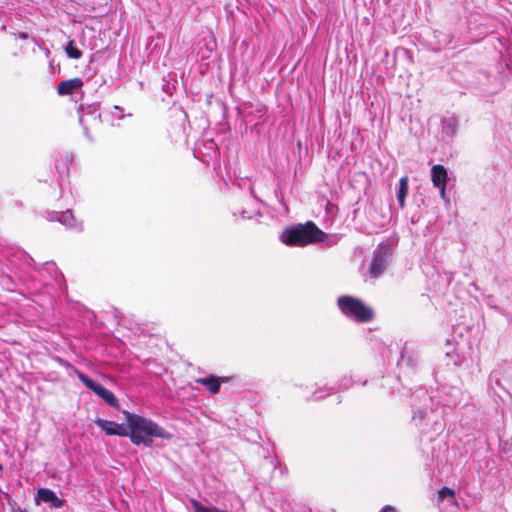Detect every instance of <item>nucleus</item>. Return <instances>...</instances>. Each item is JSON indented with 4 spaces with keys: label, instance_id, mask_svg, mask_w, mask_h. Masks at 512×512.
Here are the masks:
<instances>
[{
    "label": "nucleus",
    "instance_id": "1",
    "mask_svg": "<svg viewBox=\"0 0 512 512\" xmlns=\"http://www.w3.org/2000/svg\"><path fill=\"white\" fill-rule=\"evenodd\" d=\"M126 415L127 425L104 419H96L95 423L107 435L128 436L134 445L143 444L150 447L153 443L151 436L163 439L170 438L169 433L153 421L129 412H126Z\"/></svg>",
    "mask_w": 512,
    "mask_h": 512
},
{
    "label": "nucleus",
    "instance_id": "2",
    "mask_svg": "<svg viewBox=\"0 0 512 512\" xmlns=\"http://www.w3.org/2000/svg\"><path fill=\"white\" fill-rule=\"evenodd\" d=\"M326 234L312 221L297 224L282 232L280 240L287 246L303 247L309 244L323 242Z\"/></svg>",
    "mask_w": 512,
    "mask_h": 512
},
{
    "label": "nucleus",
    "instance_id": "3",
    "mask_svg": "<svg viewBox=\"0 0 512 512\" xmlns=\"http://www.w3.org/2000/svg\"><path fill=\"white\" fill-rule=\"evenodd\" d=\"M338 307L341 312L354 318L357 322H370L374 319V311L367 306L361 299L345 295L338 298Z\"/></svg>",
    "mask_w": 512,
    "mask_h": 512
},
{
    "label": "nucleus",
    "instance_id": "4",
    "mask_svg": "<svg viewBox=\"0 0 512 512\" xmlns=\"http://www.w3.org/2000/svg\"><path fill=\"white\" fill-rule=\"evenodd\" d=\"M77 378L91 391H93L98 397L103 399L107 404L114 408H119V402L116 396L110 390L103 387L101 384L95 382L84 373L75 369Z\"/></svg>",
    "mask_w": 512,
    "mask_h": 512
},
{
    "label": "nucleus",
    "instance_id": "5",
    "mask_svg": "<svg viewBox=\"0 0 512 512\" xmlns=\"http://www.w3.org/2000/svg\"><path fill=\"white\" fill-rule=\"evenodd\" d=\"M391 256V248L388 245L380 246L374 254L373 260L370 264V274L377 278L385 270Z\"/></svg>",
    "mask_w": 512,
    "mask_h": 512
},
{
    "label": "nucleus",
    "instance_id": "6",
    "mask_svg": "<svg viewBox=\"0 0 512 512\" xmlns=\"http://www.w3.org/2000/svg\"><path fill=\"white\" fill-rule=\"evenodd\" d=\"M431 181L434 187L438 188L441 197L444 199L446 194V185L448 181V173L446 168L441 164H435L431 168Z\"/></svg>",
    "mask_w": 512,
    "mask_h": 512
},
{
    "label": "nucleus",
    "instance_id": "7",
    "mask_svg": "<svg viewBox=\"0 0 512 512\" xmlns=\"http://www.w3.org/2000/svg\"><path fill=\"white\" fill-rule=\"evenodd\" d=\"M228 380L229 378L227 377H216L214 375H209L204 378L196 379V383L205 386L211 394H217L220 390L221 383L227 382Z\"/></svg>",
    "mask_w": 512,
    "mask_h": 512
},
{
    "label": "nucleus",
    "instance_id": "8",
    "mask_svg": "<svg viewBox=\"0 0 512 512\" xmlns=\"http://www.w3.org/2000/svg\"><path fill=\"white\" fill-rule=\"evenodd\" d=\"M37 497L39 501L51 503L53 508H61L65 504L64 499L58 498L55 492L48 488L38 489Z\"/></svg>",
    "mask_w": 512,
    "mask_h": 512
},
{
    "label": "nucleus",
    "instance_id": "9",
    "mask_svg": "<svg viewBox=\"0 0 512 512\" xmlns=\"http://www.w3.org/2000/svg\"><path fill=\"white\" fill-rule=\"evenodd\" d=\"M83 86L81 78L75 77L68 80L61 81L57 86V93L61 96L70 95L77 89Z\"/></svg>",
    "mask_w": 512,
    "mask_h": 512
},
{
    "label": "nucleus",
    "instance_id": "10",
    "mask_svg": "<svg viewBox=\"0 0 512 512\" xmlns=\"http://www.w3.org/2000/svg\"><path fill=\"white\" fill-rule=\"evenodd\" d=\"M408 177L403 176L399 180V188L397 193V200L400 208H404L405 206V199L408 194Z\"/></svg>",
    "mask_w": 512,
    "mask_h": 512
},
{
    "label": "nucleus",
    "instance_id": "11",
    "mask_svg": "<svg viewBox=\"0 0 512 512\" xmlns=\"http://www.w3.org/2000/svg\"><path fill=\"white\" fill-rule=\"evenodd\" d=\"M67 55L72 59H79L82 56V52L74 46V42L70 41L66 47Z\"/></svg>",
    "mask_w": 512,
    "mask_h": 512
},
{
    "label": "nucleus",
    "instance_id": "12",
    "mask_svg": "<svg viewBox=\"0 0 512 512\" xmlns=\"http://www.w3.org/2000/svg\"><path fill=\"white\" fill-rule=\"evenodd\" d=\"M447 497L455 499V491L447 486H444L438 491V500L443 501Z\"/></svg>",
    "mask_w": 512,
    "mask_h": 512
},
{
    "label": "nucleus",
    "instance_id": "13",
    "mask_svg": "<svg viewBox=\"0 0 512 512\" xmlns=\"http://www.w3.org/2000/svg\"><path fill=\"white\" fill-rule=\"evenodd\" d=\"M380 512H398L397 509L391 505L384 506Z\"/></svg>",
    "mask_w": 512,
    "mask_h": 512
},
{
    "label": "nucleus",
    "instance_id": "14",
    "mask_svg": "<svg viewBox=\"0 0 512 512\" xmlns=\"http://www.w3.org/2000/svg\"><path fill=\"white\" fill-rule=\"evenodd\" d=\"M21 512H27V511H21Z\"/></svg>",
    "mask_w": 512,
    "mask_h": 512
}]
</instances>
